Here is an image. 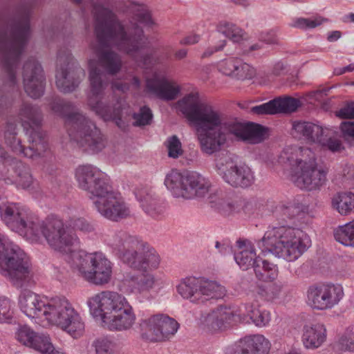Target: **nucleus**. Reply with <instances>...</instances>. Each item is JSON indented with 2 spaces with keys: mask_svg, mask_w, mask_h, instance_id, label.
<instances>
[{
  "mask_svg": "<svg viewBox=\"0 0 354 354\" xmlns=\"http://www.w3.org/2000/svg\"><path fill=\"white\" fill-rule=\"evenodd\" d=\"M50 105L55 113L65 119L71 140L80 147L91 153H98L105 147L106 140L100 129L85 115L75 111L71 102L55 97Z\"/></svg>",
  "mask_w": 354,
  "mask_h": 354,
  "instance_id": "nucleus-7",
  "label": "nucleus"
},
{
  "mask_svg": "<svg viewBox=\"0 0 354 354\" xmlns=\"http://www.w3.org/2000/svg\"><path fill=\"white\" fill-rule=\"evenodd\" d=\"M10 169L2 174V179L8 185H15L17 187L23 189L33 188L34 178L28 165L12 159Z\"/></svg>",
  "mask_w": 354,
  "mask_h": 354,
  "instance_id": "nucleus-26",
  "label": "nucleus"
},
{
  "mask_svg": "<svg viewBox=\"0 0 354 354\" xmlns=\"http://www.w3.org/2000/svg\"><path fill=\"white\" fill-rule=\"evenodd\" d=\"M75 178L78 187L86 192L92 201L100 194L106 193L111 186L104 174L91 165L79 166L75 170Z\"/></svg>",
  "mask_w": 354,
  "mask_h": 354,
  "instance_id": "nucleus-21",
  "label": "nucleus"
},
{
  "mask_svg": "<svg viewBox=\"0 0 354 354\" xmlns=\"http://www.w3.org/2000/svg\"><path fill=\"white\" fill-rule=\"evenodd\" d=\"M180 111L196 127L201 150L207 154L218 151L226 141L223 113L212 105L201 102L198 93H190L178 102Z\"/></svg>",
  "mask_w": 354,
  "mask_h": 354,
  "instance_id": "nucleus-5",
  "label": "nucleus"
},
{
  "mask_svg": "<svg viewBox=\"0 0 354 354\" xmlns=\"http://www.w3.org/2000/svg\"><path fill=\"white\" fill-rule=\"evenodd\" d=\"M57 299V297L49 298L25 289L19 296L18 305L22 313L29 318L44 319L48 323L49 315L53 311Z\"/></svg>",
  "mask_w": 354,
  "mask_h": 354,
  "instance_id": "nucleus-20",
  "label": "nucleus"
},
{
  "mask_svg": "<svg viewBox=\"0 0 354 354\" xmlns=\"http://www.w3.org/2000/svg\"><path fill=\"white\" fill-rule=\"evenodd\" d=\"M165 185L175 197L185 199L203 197L211 187L210 181L199 173H180L176 169L166 176Z\"/></svg>",
  "mask_w": 354,
  "mask_h": 354,
  "instance_id": "nucleus-13",
  "label": "nucleus"
},
{
  "mask_svg": "<svg viewBox=\"0 0 354 354\" xmlns=\"http://www.w3.org/2000/svg\"><path fill=\"white\" fill-rule=\"evenodd\" d=\"M282 290V285L272 283L268 286H260L257 288V295L263 300L272 301L279 297Z\"/></svg>",
  "mask_w": 354,
  "mask_h": 354,
  "instance_id": "nucleus-45",
  "label": "nucleus"
},
{
  "mask_svg": "<svg viewBox=\"0 0 354 354\" xmlns=\"http://www.w3.org/2000/svg\"><path fill=\"white\" fill-rule=\"evenodd\" d=\"M96 211L104 218L118 222L131 216L129 205L118 194L113 192L111 186L106 193L100 194L93 201Z\"/></svg>",
  "mask_w": 354,
  "mask_h": 354,
  "instance_id": "nucleus-22",
  "label": "nucleus"
},
{
  "mask_svg": "<svg viewBox=\"0 0 354 354\" xmlns=\"http://www.w3.org/2000/svg\"><path fill=\"white\" fill-rule=\"evenodd\" d=\"M306 207L294 198L279 202L272 211L277 226L269 227L258 241L261 253H272L288 261L300 257L311 245L309 236L300 228Z\"/></svg>",
  "mask_w": 354,
  "mask_h": 354,
  "instance_id": "nucleus-2",
  "label": "nucleus"
},
{
  "mask_svg": "<svg viewBox=\"0 0 354 354\" xmlns=\"http://www.w3.org/2000/svg\"><path fill=\"white\" fill-rule=\"evenodd\" d=\"M240 251L234 254V260L243 270L254 267L261 261L260 254L257 256L254 246L248 241L239 240L236 242Z\"/></svg>",
  "mask_w": 354,
  "mask_h": 354,
  "instance_id": "nucleus-31",
  "label": "nucleus"
},
{
  "mask_svg": "<svg viewBox=\"0 0 354 354\" xmlns=\"http://www.w3.org/2000/svg\"><path fill=\"white\" fill-rule=\"evenodd\" d=\"M85 76L84 71L68 49L59 50L57 58L56 85L63 93H71L78 87Z\"/></svg>",
  "mask_w": 354,
  "mask_h": 354,
  "instance_id": "nucleus-17",
  "label": "nucleus"
},
{
  "mask_svg": "<svg viewBox=\"0 0 354 354\" xmlns=\"http://www.w3.org/2000/svg\"><path fill=\"white\" fill-rule=\"evenodd\" d=\"M0 274L17 288L27 286L33 277L29 257L17 245L1 233Z\"/></svg>",
  "mask_w": 354,
  "mask_h": 354,
  "instance_id": "nucleus-11",
  "label": "nucleus"
},
{
  "mask_svg": "<svg viewBox=\"0 0 354 354\" xmlns=\"http://www.w3.org/2000/svg\"><path fill=\"white\" fill-rule=\"evenodd\" d=\"M342 33L340 31L334 30L328 33L327 37V40L330 42H333L337 41L338 39L341 37Z\"/></svg>",
  "mask_w": 354,
  "mask_h": 354,
  "instance_id": "nucleus-64",
  "label": "nucleus"
},
{
  "mask_svg": "<svg viewBox=\"0 0 354 354\" xmlns=\"http://www.w3.org/2000/svg\"><path fill=\"white\" fill-rule=\"evenodd\" d=\"M30 348L45 354L53 350V345L48 335L37 332L31 344Z\"/></svg>",
  "mask_w": 354,
  "mask_h": 354,
  "instance_id": "nucleus-44",
  "label": "nucleus"
},
{
  "mask_svg": "<svg viewBox=\"0 0 354 354\" xmlns=\"http://www.w3.org/2000/svg\"><path fill=\"white\" fill-rule=\"evenodd\" d=\"M132 118L135 120L133 125L135 127H142L150 124L153 113L151 110L147 106H143L140 109L138 113H134Z\"/></svg>",
  "mask_w": 354,
  "mask_h": 354,
  "instance_id": "nucleus-50",
  "label": "nucleus"
},
{
  "mask_svg": "<svg viewBox=\"0 0 354 354\" xmlns=\"http://www.w3.org/2000/svg\"><path fill=\"white\" fill-rule=\"evenodd\" d=\"M326 19L317 17L313 19L310 18H297L290 24L291 27L300 29H311L321 25L324 21H326Z\"/></svg>",
  "mask_w": 354,
  "mask_h": 354,
  "instance_id": "nucleus-49",
  "label": "nucleus"
},
{
  "mask_svg": "<svg viewBox=\"0 0 354 354\" xmlns=\"http://www.w3.org/2000/svg\"><path fill=\"white\" fill-rule=\"evenodd\" d=\"M140 275L127 272L120 281V290L126 293L139 292Z\"/></svg>",
  "mask_w": 354,
  "mask_h": 354,
  "instance_id": "nucleus-47",
  "label": "nucleus"
},
{
  "mask_svg": "<svg viewBox=\"0 0 354 354\" xmlns=\"http://www.w3.org/2000/svg\"><path fill=\"white\" fill-rule=\"evenodd\" d=\"M327 338V330L324 323L314 322L303 326L301 342L307 349H317L321 347Z\"/></svg>",
  "mask_w": 354,
  "mask_h": 354,
  "instance_id": "nucleus-30",
  "label": "nucleus"
},
{
  "mask_svg": "<svg viewBox=\"0 0 354 354\" xmlns=\"http://www.w3.org/2000/svg\"><path fill=\"white\" fill-rule=\"evenodd\" d=\"M216 170L226 183L235 188L249 187L255 181L254 174L248 165L237 164L227 156L216 160Z\"/></svg>",
  "mask_w": 354,
  "mask_h": 354,
  "instance_id": "nucleus-18",
  "label": "nucleus"
},
{
  "mask_svg": "<svg viewBox=\"0 0 354 354\" xmlns=\"http://www.w3.org/2000/svg\"><path fill=\"white\" fill-rule=\"evenodd\" d=\"M339 344L342 350L354 351V326L348 328L340 337Z\"/></svg>",
  "mask_w": 354,
  "mask_h": 354,
  "instance_id": "nucleus-54",
  "label": "nucleus"
},
{
  "mask_svg": "<svg viewBox=\"0 0 354 354\" xmlns=\"http://www.w3.org/2000/svg\"><path fill=\"white\" fill-rule=\"evenodd\" d=\"M102 109L109 114V116L105 117L102 114H97L100 116L104 121L113 120L116 125L121 129L124 130L126 128L125 122L122 120V106L119 100L115 103H109L102 107Z\"/></svg>",
  "mask_w": 354,
  "mask_h": 354,
  "instance_id": "nucleus-37",
  "label": "nucleus"
},
{
  "mask_svg": "<svg viewBox=\"0 0 354 354\" xmlns=\"http://www.w3.org/2000/svg\"><path fill=\"white\" fill-rule=\"evenodd\" d=\"M216 67L223 75L237 80H251L256 75L255 68L239 57L221 59Z\"/></svg>",
  "mask_w": 354,
  "mask_h": 354,
  "instance_id": "nucleus-27",
  "label": "nucleus"
},
{
  "mask_svg": "<svg viewBox=\"0 0 354 354\" xmlns=\"http://www.w3.org/2000/svg\"><path fill=\"white\" fill-rule=\"evenodd\" d=\"M215 247L222 255H227L232 253V246L230 241H224L223 242L216 241Z\"/></svg>",
  "mask_w": 354,
  "mask_h": 354,
  "instance_id": "nucleus-60",
  "label": "nucleus"
},
{
  "mask_svg": "<svg viewBox=\"0 0 354 354\" xmlns=\"http://www.w3.org/2000/svg\"><path fill=\"white\" fill-rule=\"evenodd\" d=\"M181 88L173 80L165 75L154 73L151 78L146 80V91L165 101L175 100L180 92Z\"/></svg>",
  "mask_w": 354,
  "mask_h": 354,
  "instance_id": "nucleus-25",
  "label": "nucleus"
},
{
  "mask_svg": "<svg viewBox=\"0 0 354 354\" xmlns=\"http://www.w3.org/2000/svg\"><path fill=\"white\" fill-rule=\"evenodd\" d=\"M36 0L20 6L14 17L0 21V55L8 82L0 88V113L11 104L17 91L16 68L30 35V19Z\"/></svg>",
  "mask_w": 354,
  "mask_h": 354,
  "instance_id": "nucleus-3",
  "label": "nucleus"
},
{
  "mask_svg": "<svg viewBox=\"0 0 354 354\" xmlns=\"http://www.w3.org/2000/svg\"><path fill=\"white\" fill-rule=\"evenodd\" d=\"M165 145L170 158H178L183 153L181 142L176 135L167 138Z\"/></svg>",
  "mask_w": 354,
  "mask_h": 354,
  "instance_id": "nucleus-51",
  "label": "nucleus"
},
{
  "mask_svg": "<svg viewBox=\"0 0 354 354\" xmlns=\"http://www.w3.org/2000/svg\"><path fill=\"white\" fill-rule=\"evenodd\" d=\"M270 342L261 334L248 335L234 344L233 354H268Z\"/></svg>",
  "mask_w": 354,
  "mask_h": 354,
  "instance_id": "nucleus-29",
  "label": "nucleus"
},
{
  "mask_svg": "<svg viewBox=\"0 0 354 354\" xmlns=\"http://www.w3.org/2000/svg\"><path fill=\"white\" fill-rule=\"evenodd\" d=\"M69 225L75 230L89 234L95 231V224L84 218H71Z\"/></svg>",
  "mask_w": 354,
  "mask_h": 354,
  "instance_id": "nucleus-52",
  "label": "nucleus"
},
{
  "mask_svg": "<svg viewBox=\"0 0 354 354\" xmlns=\"http://www.w3.org/2000/svg\"><path fill=\"white\" fill-rule=\"evenodd\" d=\"M88 105L95 114H102L105 117L109 116L110 115L102 109L104 105L109 104L104 95L109 80L107 75L97 66L93 59L88 62Z\"/></svg>",
  "mask_w": 354,
  "mask_h": 354,
  "instance_id": "nucleus-19",
  "label": "nucleus"
},
{
  "mask_svg": "<svg viewBox=\"0 0 354 354\" xmlns=\"http://www.w3.org/2000/svg\"><path fill=\"white\" fill-rule=\"evenodd\" d=\"M341 286L331 283L310 286L307 290V303L313 309L325 310L333 308L343 298Z\"/></svg>",
  "mask_w": 354,
  "mask_h": 354,
  "instance_id": "nucleus-23",
  "label": "nucleus"
},
{
  "mask_svg": "<svg viewBox=\"0 0 354 354\" xmlns=\"http://www.w3.org/2000/svg\"><path fill=\"white\" fill-rule=\"evenodd\" d=\"M163 317L165 314H156L141 319L140 326L142 338L151 342H158L156 335L161 329Z\"/></svg>",
  "mask_w": 354,
  "mask_h": 354,
  "instance_id": "nucleus-32",
  "label": "nucleus"
},
{
  "mask_svg": "<svg viewBox=\"0 0 354 354\" xmlns=\"http://www.w3.org/2000/svg\"><path fill=\"white\" fill-rule=\"evenodd\" d=\"M177 292L194 304L219 299L225 295V288L215 281L203 277L188 276L182 278L176 286Z\"/></svg>",
  "mask_w": 354,
  "mask_h": 354,
  "instance_id": "nucleus-14",
  "label": "nucleus"
},
{
  "mask_svg": "<svg viewBox=\"0 0 354 354\" xmlns=\"http://www.w3.org/2000/svg\"><path fill=\"white\" fill-rule=\"evenodd\" d=\"M23 82L26 93L37 99L44 93L45 77L41 64L35 59H28L23 67Z\"/></svg>",
  "mask_w": 354,
  "mask_h": 354,
  "instance_id": "nucleus-24",
  "label": "nucleus"
},
{
  "mask_svg": "<svg viewBox=\"0 0 354 354\" xmlns=\"http://www.w3.org/2000/svg\"><path fill=\"white\" fill-rule=\"evenodd\" d=\"M218 30L219 33L230 38L234 42L241 41L245 35V32L241 28L232 23L221 24L218 27Z\"/></svg>",
  "mask_w": 354,
  "mask_h": 354,
  "instance_id": "nucleus-43",
  "label": "nucleus"
},
{
  "mask_svg": "<svg viewBox=\"0 0 354 354\" xmlns=\"http://www.w3.org/2000/svg\"><path fill=\"white\" fill-rule=\"evenodd\" d=\"M89 304L96 305L102 326L111 331L127 330L134 325L136 316L133 307L122 295L102 291L94 295Z\"/></svg>",
  "mask_w": 354,
  "mask_h": 354,
  "instance_id": "nucleus-10",
  "label": "nucleus"
},
{
  "mask_svg": "<svg viewBox=\"0 0 354 354\" xmlns=\"http://www.w3.org/2000/svg\"><path fill=\"white\" fill-rule=\"evenodd\" d=\"M0 216L11 230L32 242L44 237L50 248L62 253H71L80 245L77 236L66 230L60 219L40 221L28 207L21 203L3 204L0 206Z\"/></svg>",
  "mask_w": 354,
  "mask_h": 354,
  "instance_id": "nucleus-4",
  "label": "nucleus"
},
{
  "mask_svg": "<svg viewBox=\"0 0 354 354\" xmlns=\"http://www.w3.org/2000/svg\"><path fill=\"white\" fill-rule=\"evenodd\" d=\"M340 129L344 137L354 138V122H342Z\"/></svg>",
  "mask_w": 354,
  "mask_h": 354,
  "instance_id": "nucleus-61",
  "label": "nucleus"
},
{
  "mask_svg": "<svg viewBox=\"0 0 354 354\" xmlns=\"http://www.w3.org/2000/svg\"><path fill=\"white\" fill-rule=\"evenodd\" d=\"M291 133L295 138L308 142L318 143L332 152H337L343 149L341 141L332 136L331 130L310 122L294 121Z\"/></svg>",
  "mask_w": 354,
  "mask_h": 354,
  "instance_id": "nucleus-16",
  "label": "nucleus"
},
{
  "mask_svg": "<svg viewBox=\"0 0 354 354\" xmlns=\"http://www.w3.org/2000/svg\"><path fill=\"white\" fill-rule=\"evenodd\" d=\"M267 131L268 129L265 127L259 124L249 122L247 124L244 141L250 144L260 143L266 138Z\"/></svg>",
  "mask_w": 354,
  "mask_h": 354,
  "instance_id": "nucleus-39",
  "label": "nucleus"
},
{
  "mask_svg": "<svg viewBox=\"0 0 354 354\" xmlns=\"http://www.w3.org/2000/svg\"><path fill=\"white\" fill-rule=\"evenodd\" d=\"M162 319L161 329L156 335V337L158 338V342L169 339L176 333L179 328L178 323L168 315H165Z\"/></svg>",
  "mask_w": 354,
  "mask_h": 354,
  "instance_id": "nucleus-40",
  "label": "nucleus"
},
{
  "mask_svg": "<svg viewBox=\"0 0 354 354\" xmlns=\"http://www.w3.org/2000/svg\"><path fill=\"white\" fill-rule=\"evenodd\" d=\"M334 236L342 245L354 248V220L336 228Z\"/></svg>",
  "mask_w": 354,
  "mask_h": 354,
  "instance_id": "nucleus-38",
  "label": "nucleus"
},
{
  "mask_svg": "<svg viewBox=\"0 0 354 354\" xmlns=\"http://www.w3.org/2000/svg\"><path fill=\"white\" fill-rule=\"evenodd\" d=\"M251 113L256 115L276 114L274 100L251 108Z\"/></svg>",
  "mask_w": 354,
  "mask_h": 354,
  "instance_id": "nucleus-55",
  "label": "nucleus"
},
{
  "mask_svg": "<svg viewBox=\"0 0 354 354\" xmlns=\"http://www.w3.org/2000/svg\"><path fill=\"white\" fill-rule=\"evenodd\" d=\"M53 313L49 315V324L56 325L74 339L83 336L85 324L80 314L64 297H57Z\"/></svg>",
  "mask_w": 354,
  "mask_h": 354,
  "instance_id": "nucleus-15",
  "label": "nucleus"
},
{
  "mask_svg": "<svg viewBox=\"0 0 354 354\" xmlns=\"http://www.w3.org/2000/svg\"><path fill=\"white\" fill-rule=\"evenodd\" d=\"M36 333L27 325L20 326L15 332V338L21 344L30 348Z\"/></svg>",
  "mask_w": 354,
  "mask_h": 354,
  "instance_id": "nucleus-48",
  "label": "nucleus"
},
{
  "mask_svg": "<svg viewBox=\"0 0 354 354\" xmlns=\"http://www.w3.org/2000/svg\"><path fill=\"white\" fill-rule=\"evenodd\" d=\"M12 317L10 301L9 299H0V322L6 321Z\"/></svg>",
  "mask_w": 354,
  "mask_h": 354,
  "instance_id": "nucleus-57",
  "label": "nucleus"
},
{
  "mask_svg": "<svg viewBox=\"0 0 354 354\" xmlns=\"http://www.w3.org/2000/svg\"><path fill=\"white\" fill-rule=\"evenodd\" d=\"M19 117L26 134L28 136L29 146L25 147L17 137V124L8 122L5 131L6 144L19 155L31 159L44 156L48 148L45 134L41 129L42 114L36 106L24 103L20 109Z\"/></svg>",
  "mask_w": 354,
  "mask_h": 354,
  "instance_id": "nucleus-8",
  "label": "nucleus"
},
{
  "mask_svg": "<svg viewBox=\"0 0 354 354\" xmlns=\"http://www.w3.org/2000/svg\"><path fill=\"white\" fill-rule=\"evenodd\" d=\"M331 205L341 215H347L354 211V194L337 193L333 197Z\"/></svg>",
  "mask_w": 354,
  "mask_h": 354,
  "instance_id": "nucleus-35",
  "label": "nucleus"
},
{
  "mask_svg": "<svg viewBox=\"0 0 354 354\" xmlns=\"http://www.w3.org/2000/svg\"><path fill=\"white\" fill-rule=\"evenodd\" d=\"M155 284V277L153 274H147L140 275L139 292L148 291L153 288Z\"/></svg>",
  "mask_w": 354,
  "mask_h": 354,
  "instance_id": "nucleus-56",
  "label": "nucleus"
},
{
  "mask_svg": "<svg viewBox=\"0 0 354 354\" xmlns=\"http://www.w3.org/2000/svg\"><path fill=\"white\" fill-rule=\"evenodd\" d=\"M120 261L131 268L142 272L157 269L160 257L148 243L126 230L109 231L104 239Z\"/></svg>",
  "mask_w": 354,
  "mask_h": 354,
  "instance_id": "nucleus-6",
  "label": "nucleus"
},
{
  "mask_svg": "<svg viewBox=\"0 0 354 354\" xmlns=\"http://www.w3.org/2000/svg\"><path fill=\"white\" fill-rule=\"evenodd\" d=\"M238 207L241 206L243 211L245 213H250V212L253 209V207L255 204V201L254 200L245 201L238 199Z\"/></svg>",
  "mask_w": 354,
  "mask_h": 354,
  "instance_id": "nucleus-63",
  "label": "nucleus"
},
{
  "mask_svg": "<svg viewBox=\"0 0 354 354\" xmlns=\"http://www.w3.org/2000/svg\"><path fill=\"white\" fill-rule=\"evenodd\" d=\"M201 37L199 35L193 34L187 35L183 38L180 41V44L182 45H193L199 41Z\"/></svg>",
  "mask_w": 354,
  "mask_h": 354,
  "instance_id": "nucleus-62",
  "label": "nucleus"
},
{
  "mask_svg": "<svg viewBox=\"0 0 354 354\" xmlns=\"http://www.w3.org/2000/svg\"><path fill=\"white\" fill-rule=\"evenodd\" d=\"M131 18L128 24H123L109 8L99 3L93 5L95 19L94 31L98 42L94 49L97 66H101L106 75H114L122 66L121 56L105 47H114L132 58L138 64L147 66L151 64V55L144 54L147 38L136 22L151 27L154 24L151 12L144 4L128 0L118 10Z\"/></svg>",
  "mask_w": 354,
  "mask_h": 354,
  "instance_id": "nucleus-1",
  "label": "nucleus"
},
{
  "mask_svg": "<svg viewBox=\"0 0 354 354\" xmlns=\"http://www.w3.org/2000/svg\"><path fill=\"white\" fill-rule=\"evenodd\" d=\"M92 346L95 348V354H113L116 344L112 338L105 336L96 339Z\"/></svg>",
  "mask_w": 354,
  "mask_h": 354,
  "instance_id": "nucleus-46",
  "label": "nucleus"
},
{
  "mask_svg": "<svg viewBox=\"0 0 354 354\" xmlns=\"http://www.w3.org/2000/svg\"><path fill=\"white\" fill-rule=\"evenodd\" d=\"M238 315L230 308L220 306L209 313L203 320L205 328L210 333H217L226 329L236 321Z\"/></svg>",
  "mask_w": 354,
  "mask_h": 354,
  "instance_id": "nucleus-28",
  "label": "nucleus"
},
{
  "mask_svg": "<svg viewBox=\"0 0 354 354\" xmlns=\"http://www.w3.org/2000/svg\"><path fill=\"white\" fill-rule=\"evenodd\" d=\"M254 273L260 281H273L277 277L278 268L275 264L261 257L259 263L254 267Z\"/></svg>",
  "mask_w": 354,
  "mask_h": 354,
  "instance_id": "nucleus-36",
  "label": "nucleus"
},
{
  "mask_svg": "<svg viewBox=\"0 0 354 354\" xmlns=\"http://www.w3.org/2000/svg\"><path fill=\"white\" fill-rule=\"evenodd\" d=\"M71 267L88 282L95 285L108 283L112 276L113 263L102 252L84 251L72 254Z\"/></svg>",
  "mask_w": 354,
  "mask_h": 354,
  "instance_id": "nucleus-12",
  "label": "nucleus"
},
{
  "mask_svg": "<svg viewBox=\"0 0 354 354\" xmlns=\"http://www.w3.org/2000/svg\"><path fill=\"white\" fill-rule=\"evenodd\" d=\"M281 159L292 165L290 180L300 189L316 191L326 185L329 169L317 163L316 155L310 148L287 146Z\"/></svg>",
  "mask_w": 354,
  "mask_h": 354,
  "instance_id": "nucleus-9",
  "label": "nucleus"
},
{
  "mask_svg": "<svg viewBox=\"0 0 354 354\" xmlns=\"http://www.w3.org/2000/svg\"><path fill=\"white\" fill-rule=\"evenodd\" d=\"M276 113H291L301 106L299 99L292 97H279L274 99Z\"/></svg>",
  "mask_w": 354,
  "mask_h": 354,
  "instance_id": "nucleus-41",
  "label": "nucleus"
},
{
  "mask_svg": "<svg viewBox=\"0 0 354 354\" xmlns=\"http://www.w3.org/2000/svg\"><path fill=\"white\" fill-rule=\"evenodd\" d=\"M244 311L242 315L248 317L253 324L258 327H265L269 324L271 321V314L266 310H260L258 306L253 303L245 304L243 306Z\"/></svg>",
  "mask_w": 354,
  "mask_h": 354,
  "instance_id": "nucleus-33",
  "label": "nucleus"
},
{
  "mask_svg": "<svg viewBox=\"0 0 354 354\" xmlns=\"http://www.w3.org/2000/svg\"><path fill=\"white\" fill-rule=\"evenodd\" d=\"M136 196L143 210L151 217L158 218L163 213V207L158 205L156 198L146 190H138L136 192Z\"/></svg>",
  "mask_w": 354,
  "mask_h": 354,
  "instance_id": "nucleus-34",
  "label": "nucleus"
},
{
  "mask_svg": "<svg viewBox=\"0 0 354 354\" xmlns=\"http://www.w3.org/2000/svg\"><path fill=\"white\" fill-rule=\"evenodd\" d=\"M336 115L342 119L354 118V102L348 103L336 112Z\"/></svg>",
  "mask_w": 354,
  "mask_h": 354,
  "instance_id": "nucleus-58",
  "label": "nucleus"
},
{
  "mask_svg": "<svg viewBox=\"0 0 354 354\" xmlns=\"http://www.w3.org/2000/svg\"><path fill=\"white\" fill-rule=\"evenodd\" d=\"M226 45L225 40H221L216 45L208 46L205 49L201 55V59H206L210 57L212 55L218 51L222 50Z\"/></svg>",
  "mask_w": 354,
  "mask_h": 354,
  "instance_id": "nucleus-59",
  "label": "nucleus"
},
{
  "mask_svg": "<svg viewBox=\"0 0 354 354\" xmlns=\"http://www.w3.org/2000/svg\"><path fill=\"white\" fill-rule=\"evenodd\" d=\"M226 126H223V129H226L227 131L243 141L245 140V133L247 130V124H242L239 122H227Z\"/></svg>",
  "mask_w": 354,
  "mask_h": 354,
  "instance_id": "nucleus-53",
  "label": "nucleus"
},
{
  "mask_svg": "<svg viewBox=\"0 0 354 354\" xmlns=\"http://www.w3.org/2000/svg\"><path fill=\"white\" fill-rule=\"evenodd\" d=\"M212 207L216 209L221 213L230 214L234 212L239 211L238 208V198H218L216 201L211 200Z\"/></svg>",
  "mask_w": 354,
  "mask_h": 354,
  "instance_id": "nucleus-42",
  "label": "nucleus"
}]
</instances>
